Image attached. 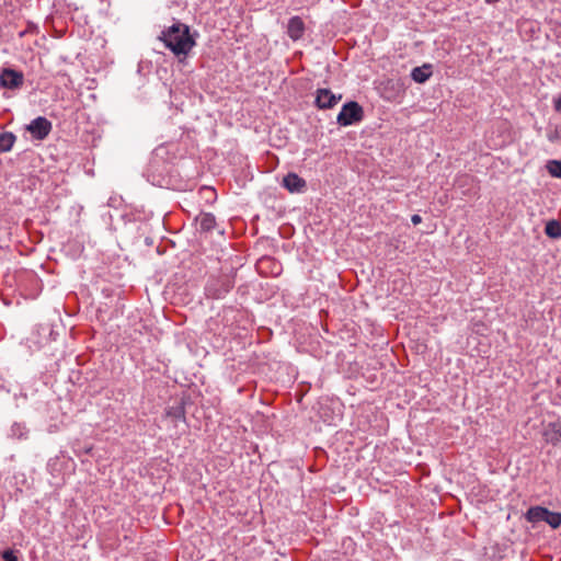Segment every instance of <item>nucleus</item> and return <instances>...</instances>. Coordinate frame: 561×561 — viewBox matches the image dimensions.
<instances>
[{
  "mask_svg": "<svg viewBox=\"0 0 561 561\" xmlns=\"http://www.w3.org/2000/svg\"><path fill=\"white\" fill-rule=\"evenodd\" d=\"M160 39L174 55H187L195 46L188 25L176 22L161 33Z\"/></svg>",
  "mask_w": 561,
  "mask_h": 561,
  "instance_id": "nucleus-1",
  "label": "nucleus"
},
{
  "mask_svg": "<svg viewBox=\"0 0 561 561\" xmlns=\"http://www.w3.org/2000/svg\"><path fill=\"white\" fill-rule=\"evenodd\" d=\"M236 272L230 268L227 273L211 274L208 276L204 291L209 299L225 298L234 286Z\"/></svg>",
  "mask_w": 561,
  "mask_h": 561,
  "instance_id": "nucleus-2",
  "label": "nucleus"
},
{
  "mask_svg": "<svg viewBox=\"0 0 561 561\" xmlns=\"http://www.w3.org/2000/svg\"><path fill=\"white\" fill-rule=\"evenodd\" d=\"M364 118L363 107L355 101L345 103L337 114L336 122L340 126H351L362 122Z\"/></svg>",
  "mask_w": 561,
  "mask_h": 561,
  "instance_id": "nucleus-3",
  "label": "nucleus"
},
{
  "mask_svg": "<svg viewBox=\"0 0 561 561\" xmlns=\"http://www.w3.org/2000/svg\"><path fill=\"white\" fill-rule=\"evenodd\" d=\"M53 124L44 116H38L26 125V130L36 140H44L50 134Z\"/></svg>",
  "mask_w": 561,
  "mask_h": 561,
  "instance_id": "nucleus-4",
  "label": "nucleus"
},
{
  "mask_svg": "<svg viewBox=\"0 0 561 561\" xmlns=\"http://www.w3.org/2000/svg\"><path fill=\"white\" fill-rule=\"evenodd\" d=\"M24 76L21 71L5 68L0 72V87L3 89H19L23 85Z\"/></svg>",
  "mask_w": 561,
  "mask_h": 561,
  "instance_id": "nucleus-5",
  "label": "nucleus"
},
{
  "mask_svg": "<svg viewBox=\"0 0 561 561\" xmlns=\"http://www.w3.org/2000/svg\"><path fill=\"white\" fill-rule=\"evenodd\" d=\"M342 99V94H334L330 89H318L316 94V106L328 110L335 106Z\"/></svg>",
  "mask_w": 561,
  "mask_h": 561,
  "instance_id": "nucleus-6",
  "label": "nucleus"
},
{
  "mask_svg": "<svg viewBox=\"0 0 561 561\" xmlns=\"http://www.w3.org/2000/svg\"><path fill=\"white\" fill-rule=\"evenodd\" d=\"M282 185L289 193H293V194L302 193L307 188L306 180L294 172H290L283 178Z\"/></svg>",
  "mask_w": 561,
  "mask_h": 561,
  "instance_id": "nucleus-7",
  "label": "nucleus"
},
{
  "mask_svg": "<svg viewBox=\"0 0 561 561\" xmlns=\"http://www.w3.org/2000/svg\"><path fill=\"white\" fill-rule=\"evenodd\" d=\"M305 23L300 16H291L287 24V35L293 41H298L304 36Z\"/></svg>",
  "mask_w": 561,
  "mask_h": 561,
  "instance_id": "nucleus-8",
  "label": "nucleus"
},
{
  "mask_svg": "<svg viewBox=\"0 0 561 561\" xmlns=\"http://www.w3.org/2000/svg\"><path fill=\"white\" fill-rule=\"evenodd\" d=\"M545 440L553 446L561 442V423H549L543 432Z\"/></svg>",
  "mask_w": 561,
  "mask_h": 561,
  "instance_id": "nucleus-9",
  "label": "nucleus"
},
{
  "mask_svg": "<svg viewBox=\"0 0 561 561\" xmlns=\"http://www.w3.org/2000/svg\"><path fill=\"white\" fill-rule=\"evenodd\" d=\"M432 65L431 64H424L421 67H415L411 71V78L413 81L417 83H424L426 82L430 77L432 76Z\"/></svg>",
  "mask_w": 561,
  "mask_h": 561,
  "instance_id": "nucleus-10",
  "label": "nucleus"
},
{
  "mask_svg": "<svg viewBox=\"0 0 561 561\" xmlns=\"http://www.w3.org/2000/svg\"><path fill=\"white\" fill-rule=\"evenodd\" d=\"M196 221L202 232H210L216 227V218L211 213H201Z\"/></svg>",
  "mask_w": 561,
  "mask_h": 561,
  "instance_id": "nucleus-11",
  "label": "nucleus"
},
{
  "mask_svg": "<svg viewBox=\"0 0 561 561\" xmlns=\"http://www.w3.org/2000/svg\"><path fill=\"white\" fill-rule=\"evenodd\" d=\"M546 514H547L546 507L533 506V507L528 508V511L525 514V517H526L527 522L535 524V523H539V522H545Z\"/></svg>",
  "mask_w": 561,
  "mask_h": 561,
  "instance_id": "nucleus-12",
  "label": "nucleus"
},
{
  "mask_svg": "<svg viewBox=\"0 0 561 561\" xmlns=\"http://www.w3.org/2000/svg\"><path fill=\"white\" fill-rule=\"evenodd\" d=\"M16 137L13 133H0V153L8 152L12 149Z\"/></svg>",
  "mask_w": 561,
  "mask_h": 561,
  "instance_id": "nucleus-13",
  "label": "nucleus"
},
{
  "mask_svg": "<svg viewBox=\"0 0 561 561\" xmlns=\"http://www.w3.org/2000/svg\"><path fill=\"white\" fill-rule=\"evenodd\" d=\"M545 233L552 239L561 238V222L558 220H550L546 224Z\"/></svg>",
  "mask_w": 561,
  "mask_h": 561,
  "instance_id": "nucleus-14",
  "label": "nucleus"
},
{
  "mask_svg": "<svg viewBox=\"0 0 561 561\" xmlns=\"http://www.w3.org/2000/svg\"><path fill=\"white\" fill-rule=\"evenodd\" d=\"M167 415L172 417L174 421L185 422V408L182 403L170 407L167 410Z\"/></svg>",
  "mask_w": 561,
  "mask_h": 561,
  "instance_id": "nucleus-15",
  "label": "nucleus"
},
{
  "mask_svg": "<svg viewBox=\"0 0 561 561\" xmlns=\"http://www.w3.org/2000/svg\"><path fill=\"white\" fill-rule=\"evenodd\" d=\"M28 435V430L25 424L14 423L10 430V436L16 439H26Z\"/></svg>",
  "mask_w": 561,
  "mask_h": 561,
  "instance_id": "nucleus-16",
  "label": "nucleus"
},
{
  "mask_svg": "<svg viewBox=\"0 0 561 561\" xmlns=\"http://www.w3.org/2000/svg\"><path fill=\"white\" fill-rule=\"evenodd\" d=\"M545 522L552 528L557 529L561 526V512H551L547 508Z\"/></svg>",
  "mask_w": 561,
  "mask_h": 561,
  "instance_id": "nucleus-17",
  "label": "nucleus"
},
{
  "mask_svg": "<svg viewBox=\"0 0 561 561\" xmlns=\"http://www.w3.org/2000/svg\"><path fill=\"white\" fill-rule=\"evenodd\" d=\"M549 174L553 178L561 179V161L549 160L546 165Z\"/></svg>",
  "mask_w": 561,
  "mask_h": 561,
  "instance_id": "nucleus-18",
  "label": "nucleus"
},
{
  "mask_svg": "<svg viewBox=\"0 0 561 561\" xmlns=\"http://www.w3.org/2000/svg\"><path fill=\"white\" fill-rule=\"evenodd\" d=\"M1 557L3 561H18V558L13 550L8 549L1 552Z\"/></svg>",
  "mask_w": 561,
  "mask_h": 561,
  "instance_id": "nucleus-19",
  "label": "nucleus"
},
{
  "mask_svg": "<svg viewBox=\"0 0 561 561\" xmlns=\"http://www.w3.org/2000/svg\"><path fill=\"white\" fill-rule=\"evenodd\" d=\"M36 33L37 32V25L34 23H28L27 28L20 33V36L23 37L26 33Z\"/></svg>",
  "mask_w": 561,
  "mask_h": 561,
  "instance_id": "nucleus-20",
  "label": "nucleus"
},
{
  "mask_svg": "<svg viewBox=\"0 0 561 561\" xmlns=\"http://www.w3.org/2000/svg\"><path fill=\"white\" fill-rule=\"evenodd\" d=\"M554 111L561 113V93L553 100Z\"/></svg>",
  "mask_w": 561,
  "mask_h": 561,
  "instance_id": "nucleus-21",
  "label": "nucleus"
},
{
  "mask_svg": "<svg viewBox=\"0 0 561 561\" xmlns=\"http://www.w3.org/2000/svg\"><path fill=\"white\" fill-rule=\"evenodd\" d=\"M411 221H412V224H413L414 226H416V225H419V224H421V222H422V217H421L420 215H417V214L412 215V217H411Z\"/></svg>",
  "mask_w": 561,
  "mask_h": 561,
  "instance_id": "nucleus-22",
  "label": "nucleus"
}]
</instances>
